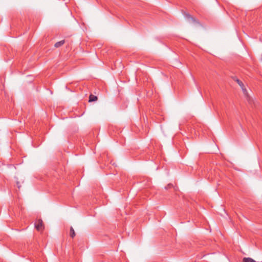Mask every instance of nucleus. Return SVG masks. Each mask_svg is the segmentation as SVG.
<instances>
[{
    "mask_svg": "<svg viewBox=\"0 0 262 262\" xmlns=\"http://www.w3.org/2000/svg\"><path fill=\"white\" fill-rule=\"evenodd\" d=\"M184 16L185 18L187 19L189 22H192L194 23H197V20L193 17H192L191 15L188 13H186L184 14Z\"/></svg>",
    "mask_w": 262,
    "mask_h": 262,
    "instance_id": "f03ea898",
    "label": "nucleus"
},
{
    "mask_svg": "<svg viewBox=\"0 0 262 262\" xmlns=\"http://www.w3.org/2000/svg\"><path fill=\"white\" fill-rule=\"evenodd\" d=\"M16 184H17V186L18 188H20V186L19 185V181H17V183Z\"/></svg>",
    "mask_w": 262,
    "mask_h": 262,
    "instance_id": "6e6552de",
    "label": "nucleus"
},
{
    "mask_svg": "<svg viewBox=\"0 0 262 262\" xmlns=\"http://www.w3.org/2000/svg\"><path fill=\"white\" fill-rule=\"evenodd\" d=\"M65 42L64 40H62L61 41H58L54 45V47L55 48H59L62 46Z\"/></svg>",
    "mask_w": 262,
    "mask_h": 262,
    "instance_id": "20e7f679",
    "label": "nucleus"
},
{
    "mask_svg": "<svg viewBox=\"0 0 262 262\" xmlns=\"http://www.w3.org/2000/svg\"><path fill=\"white\" fill-rule=\"evenodd\" d=\"M97 97L95 96V95H93L92 94H91L89 96V102H93V101H95L97 100Z\"/></svg>",
    "mask_w": 262,
    "mask_h": 262,
    "instance_id": "39448f33",
    "label": "nucleus"
},
{
    "mask_svg": "<svg viewBox=\"0 0 262 262\" xmlns=\"http://www.w3.org/2000/svg\"><path fill=\"white\" fill-rule=\"evenodd\" d=\"M36 229L38 231H41L43 229V223L41 220H38L35 224Z\"/></svg>",
    "mask_w": 262,
    "mask_h": 262,
    "instance_id": "f257e3e1",
    "label": "nucleus"
},
{
    "mask_svg": "<svg viewBox=\"0 0 262 262\" xmlns=\"http://www.w3.org/2000/svg\"><path fill=\"white\" fill-rule=\"evenodd\" d=\"M243 262H256V261L250 257H244Z\"/></svg>",
    "mask_w": 262,
    "mask_h": 262,
    "instance_id": "423d86ee",
    "label": "nucleus"
},
{
    "mask_svg": "<svg viewBox=\"0 0 262 262\" xmlns=\"http://www.w3.org/2000/svg\"><path fill=\"white\" fill-rule=\"evenodd\" d=\"M70 236L71 237L73 238L75 236V233L74 230L72 227L70 228Z\"/></svg>",
    "mask_w": 262,
    "mask_h": 262,
    "instance_id": "0eeeda50",
    "label": "nucleus"
},
{
    "mask_svg": "<svg viewBox=\"0 0 262 262\" xmlns=\"http://www.w3.org/2000/svg\"><path fill=\"white\" fill-rule=\"evenodd\" d=\"M235 80L237 82V83L239 84V85L241 86V89H242L244 93L246 94L247 93V91L246 90V89L245 87V85L244 83L239 80V79L236 78L235 79Z\"/></svg>",
    "mask_w": 262,
    "mask_h": 262,
    "instance_id": "7ed1b4c3",
    "label": "nucleus"
}]
</instances>
